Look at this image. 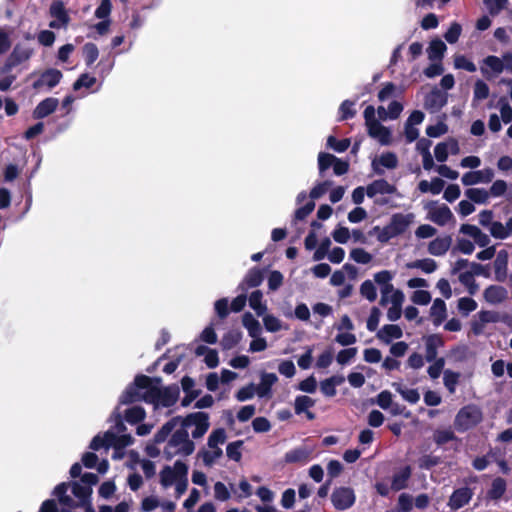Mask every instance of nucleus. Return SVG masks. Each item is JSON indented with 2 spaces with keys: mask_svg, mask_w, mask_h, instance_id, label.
Segmentation results:
<instances>
[{
  "mask_svg": "<svg viewBox=\"0 0 512 512\" xmlns=\"http://www.w3.org/2000/svg\"><path fill=\"white\" fill-rule=\"evenodd\" d=\"M177 387H161L159 379H152L148 376H137L134 384L130 385L122 394L120 402L129 404L137 401H144L153 404L155 409L159 407H170L178 398Z\"/></svg>",
  "mask_w": 512,
  "mask_h": 512,
  "instance_id": "1",
  "label": "nucleus"
},
{
  "mask_svg": "<svg viewBox=\"0 0 512 512\" xmlns=\"http://www.w3.org/2000/svg\"><path fill=\"white\" fill-rule=\"evenodd\" d=\"M126 430L125 425L117 416L114 430H108L103 435H97L93 438L90 448L99 450L101 448H114L113 458L121 459L123 457V449L133 443V438L129 434L123 433Z\"/></svg>",
  "mask_w": 512,
  "mask_h": 512,
  "instance_id": "2",
  "label": "nucleus"
},
{
  "mask_svg": "<svg viewBox=\"0 0 512 512\" xmlns=\"http://www.w3.org/2000/svg\"><path fill=\"white\" fill-rule=\"evenodd\" d=\"M91 493L92 488L81 482H74L71 485L61 483L54 489V494L58 498L59 503L64 509L68 510L85 505Z\"/></svg>",
  "mask_w": 512,
  "mask_h": 512,
  "instance_id": "3",
  "label": "nucleus"
},
{
  "mask_svg": "<svg viewBox=\"0 0 512 512\" xmlns=\"http://www.w3.org/2000/svg\"><path fill=\"white\" fill-rule=\"evenodd\" d=\"M227 440V433L224 428L214 429L208 436L207 444L203 447L198 457L202 459L206 467H212L223 455L221 446Z\"/></svg>",
  "mask_w": 512,
  "mask_h": 512,
  "instance_id": "4",
  "label": "nucleus"
},
{
  "mask_svg": "<svg viewBox=\"0 0 512 512\" xmlns=\"http://www.w3.org/2000/svg\"><path fill=\"white\" fill-rule=\"evenodd\" d=\"M194 450L195 444L189 438L188 431L180 428L172 434L164 448L163 453L167 459H172L176 456L191 455Z\"/></svg>",
  "mask_w": 512,
  "mask_h": 512,
  "instance_id": "5",
  "label": "nucleus"
},
{
  "mask_svg": "<svg viewBox=\"0 0 512 512\" xmlns=\"http://www.w3.org/2000/svg\"><path fill=\"white\" fill-rule=\"evenodd\" d=\"M375 113L376 110L373 106H367L363 113L368 135L377 140L381 145H390L392 142V133L389 128L382 125L376 119Z\"/></svg>",
  "mask_w": 512,
  "mask_h": 512,
  "instance_id": "6",
  "label": "nucleus"
},
{
  "mask_svg": "<svg viewBox=\"0 0 512 512\" xmlns=\"http://www.w3.org/2000/svg\"><path fill=\"white\" fill-rule=\"evenodd\" d=\"M181 428L191 431L193 439L202 438L210 427L209 415L205 412L190 413L185 417H181Z\"/></svg>",
  "mask_w": 512,
  "mask_h": 512,
  "instance_id": "7",
  "label": "nucleus"
},
{
  "mask_svg": "<svg viewBox=\"0 0 512 512\" xmlns=\"http://www.w3.org/2000/svg\"><path fill=\"white\" fill-rule=\"evenodd\" d=\"M483 420V413L476 405H466L462 407L455 416L454 426L457 431L465 432Z\"/></svg>",
  "mask_w": 512,
  "mask_h": 512,
  "instance_id": "8",
  "label": "nucleus"
},
{
  "mask_svg": "<svg viewBox=\"0 0 512 512\" xmlns=\"http://www.w3.org/2000/svg\"><path fill=\"white\" fill-rule=\"evenodd\" d=\"M185 475H188V466L182 461H176L173 466H165L161 470L160 483L164 488H168Z\"/></svg>",
  "mask_w": 512,
  "mask_h": 512,
  "instance_id": "9",
  "label": "nucleus"
},
{
  "mask_svg": "<svg viewBox=\"0 0 512 512\" xmlns=\"http://www.w3.org/2000/svg\"><path fill=\"white\" fill-rule=\"evenodd\" d=\"M33 55V49L27 45L17 44L2 66V73L11 72L16 66L27 62Z\"/></svg>",
  "mask_w": 512,
  "mask_h": 512,
  "instance_id": "10",
  "label": "nucleus"
},
{
  "mask_svg": "<svg viewBox=\"0 0 512 512\" xmlns=\"http://www.w3.org/2000/svg\"><path fill=\"white\" fill-rule=\"evenodd\" d=\"M426 209L427 219L439 226H445L454 220L452 211L445 204L438 205L435 202H431L426 206Z\"/></svg>",
  "mask_w": 512,
  "mask_h": 512,
  "instance_id": "11",
  "label": "nucleus"
},
{
  "mask_svg": "<svg viewBox=\"0 0 512 512\" xmlns=\"http://www.w3.org/2000/svg\"><path fill=\"white\" fill-rule=\"evenodd\" d=\"M356 495L350 487H337L331 494V502L338 510H346L355 503Z\"/></svg>",
  "mask_w": 512,
  "mask_h": 512,
  "instance_id": "12",
  "label": "nucleus"
},
{
  "mask_svg": "<svg viewBox=\"0 0 512 512\" xmlns=\"http://www.w3.org/2000/svg\"><path fill=\"white\" fill-rule=\"evenodd\" d=\"M505 70L508 71V66L504 64L503 59L495 55H489L480 62V71L487 79L496 77Z\"/></svg>",
  "mask_w": 512,
  "mask_h": 512,
  "instance_id": "13",
  "label": "nucleus"
},
{
  "mask_svg": "<svg viewBox=\"0 0 512 512\" xmlns=\"http://www.w3.org/2000/svg\"><path fill=\"white\" fill-rule=\"evenodd\" d=\"M396 193H397L396 186L393 184H390L385 179L375 180L366 187V195L369 198H374L375 203H377V204H385L386 203V201L378 199L377 198L378 196L393 195Z\"/></svg>",
  "mask_w": 512,
  "mask_h": 512,
  "instance_id": "14",
  "label": "nucleus"
},
{
  "mask_svg": "<svg viewBox=\"0 0 512 512\" xmlns=\"http://www.w3.org/2000/svg\"><path fill=\"white\" fill-rule=\"evenodd\" d=\"M398 166V158L393 152H385L373 158L372 170L377 175H383L386 170H393Z\"/></svg>",
  "mask_w": 512,
  "mask_h": 512,
  "instance_id": "15",
  "label": "nucleus"
},
{
  "mask_svg": "<svg viewBox=\"0 0 512 512\" xmlns=\"http://www.w3.org/2000/svg\"><path fill=\"white\" fill-rule=\"evenodd\" d=\"M483 273V266L478 263H473L471 269L465 270L458 275V279L462 285L467 288L469 294L474 295L479 286L475 282V276Z\"/></svg>",
  "mask_w": 512,
  "mask_h": 512,
  "instance_id": "16",
  "label": "nucleus"
},
{
  "mask_svg": "<svg viewBox=\"0 0 512 512\" xmlns=\"http://www.w3.org/2000/svg\"><path fill=\"white\" fill-rule=\"evenodd\" d=\"M50 15L53 20L49 23V27L53 29L66 28L70 17L60 1H54L50 6Z\"/></svg>",
  "mask_w": 512,
  "mask_h": 512,
  "instance_id": "17",
  "label": "nucleus"
},
{
  "mask_svg": "<svg viewBox=\"0 0 512 512\" xmlns=\"http://www.w3.org/2000/svg\"><path fill=\"white\" fill-rule=\"evenodd\" d=\"M494 171L491 168L482 170L470 171L463 174L461 182L465 186H472L476 184H486L493 180Z\"/></svg>",
  "mask_w": 512,
  "mask_h": 512,
  "instance_id": "18",
  "label": "nucleus"
},
{
  "mask_svg": "<svg viewBox=\"0 0 512 512\" xmlns=\"http://www.w3.org/2000/svg\"><path fill=\"white\" fill-rule=\"evenodd\" d=\"M415 215L413 213H396L390 218L389 225L396 236L403 234L409 226L414 222Z\"/></svg>",
  "mask_w": 512,
  "mask_h": 512,
  "instance_id": "19",
  "label": "nucleus"
},
{
  "mask_svg": "<svg viewBox=\"0 0 512 512\" xmlns=\"http://www.w3.org/2000/svg\"><path fill=\"white\" fill-rule=\"evenodd\" d=\"M473 496V491L468 487H461L456 489L449 498L447 503L452 511H456L470 502Z\"/></svg>",
  "mask_w": 512,
  "mask_h": 512,
  "instance_id": "20",
  "label": "nucleus"
},
{
  "mask_svg": "<svg viewBox=\"0 0 512 512\" xmlns=\"http://www.w3.org/2000/svg\"><path fill=\"white\" fill-rule=\"evenodd\" d=\"M62 79L61 71L57 69H48L43 72L40 77L33 83L35 89L47 88L52 89Z\"/></svg>",
  "mask_w": 512,
  "mask_h": 512,
  "instance_id": "21",
  "label": "nucleus"
},
{
  "mask_svg": "<svg viewBox=\"0 0 512 512\" xmlns=\"http://www.w3.org/2000/svg\"><path fill=\"white\" fill-rule=\"evenodd\" d=\"M278 381L275 373L263 372L260 375V382L256 386L257 396L260 398L271 397V388Z\"/></svg>",
  "mask_w": 512,
  "mask_h": 512,
  "instance_id": "22",
  "label": "nucleus"
},
{
  "mask_svg": "<svg viewBox=\"0 0 512 512\" xmlns=\"http://www.w3.org/2000/svg\"><path fill=\"white\" fill-rule=\"evenodd\" d=\"M59 105L57 98L49 97L41 101L33 111V117L35 119L44 118L52 114Z\"/></svg>",
  "mask_w": 512,
  "mask_h": 512,
  "instance_id": "23",
  "label": "nucleus"
},
{
  "mask_svg": "<svg viewBox=\"0 0 512 512\" xmlns=\"http://www.w3.org/2000/svg\"><path fill=\"white\" fill-rule=\"evenodd\" d=\"M508 297L507 290L498 285H491L484 291V298L490 304H498L505 301Z\"/></svg>",
  "mask_w": 512,
  "mask_h": 512,
  "instance_id": "24",
  "label": "nucleus"
},
{
  "mask_svg": "<svg viewBox=\"0 0 512 512\" xmlns=\"http://www.w3.org/2000/svg\"><path fill=\"white\" fill-rule=\"evenodd\" d=\"M403 335L402 329L395 324L384 325L378 332L377 337L386 344L394 339H399Z\"/></svg>",
  "mask_w": 512,
  "mask_h": 512,
  "instance_id": "25",
  "label": "nucleus"
},
{
  "mask_svg": "<svg viewBox=\"0 0 512 512\" xmlns=\"http://www.w3.org/2000/svg\"><path fill=\"white\" fill-rule=\"evenodd\" d=\"M452 239L449 236L438 237L428 245V252L433 256L444 255L451 246Z\"/></svg>",
  "mask_w": 512,
  "mask_h": 512,
  "instance_id": "26",
  "label": "nucleus"
},
{
  "mask_svg": "<svg viewBox=\"0 0 512 512\" xmlns=\"http://www.w3.org/2000/svg\"><path fill=\"white\" fill-rule=\"evenodd\" d=\"M380 298V305L387 306L391 304H403L405 301L404 293L394 286L389 291H383Z\"/></svg>",
  "mask_w": 512,
  "mask_h": 512,
  "instance_id": "27",
  "label": "nucleus"
},
{
  "mask_svg": "<svg viewBox=\"0 0 512 512\" xmlns=\"http://www.w3.org/2000/svg\"><path fill=\"white\" fill-rule=\"evenodd\" d=\"M242 324L250 337L260 336L262 334L260 322L250 312L243 314Z\"/></svg>",
  "mask_w": 512,
  "mask_h": 512,
  "instance_id": "28",
  "label": "nucleus"
},
{
  "mask_svg": "<svg viewBox=\"0 0 512 512\" xmlns=\"http://www.w3.org/2000/svg\"><path fill=\"white\" fill-rule=\"evenodd\" d=\"M430 315L433 319V323L439 326L447 316L446 304L442 299H435L431 308Z\"/></svg>",
  "mask_w": 512,
  "mask_h": 512,
  "instance_id": "29",
  "label": "nucleus"
},
{
  "mask_svg": "<svg viewBox=\"0 0 512 512\" xmlns=\"http://www.w3.org/2000/svg\"><path fill=\"white\" fill-rule=\"evenodd\" d=\"M447 50L446 44L440 39H434L430 42L427 49L428 58L431 61H441Z\"/></svg>",
  "mask_w": 512,
  "mask_h": 512,
  "instance_id": "30",
  "label": "nucleus"
},
{
  "mask_svg": "<svg viewBox=\"0 0 512 512\" xmlns=\"http://www.w3.org/2000/svg\"><path fill=\"white\" fill-rule=\"evenodd\" d=\"M447 102V97L442 92L432 91L425 100V106L432 111L440 110Z\"/></svg>",
  "mask_w": 512,
  "mask_h": 512,
  "instance_id": "31",
  "label": "nucleus"
},
{
  "mask_svg": "<svg viewBox=\"0 0 512 512\" xmlns=\"http://www.w3.org/2000/svg\"><path fill=\"white\" fill-rule=\"evenodd\" d=\"M512 235V217H510L506 224L495 222L491 228V236L496 239H506Z\"/></svg>",
  "mask_w": 512,
  "mask_h": 512,
  "instance_id": "32",
  "label": "nucleus"
},
{
  "mask_svg": "<svg viewBox=\"0 0 512 512\" xmlns=\"http://www.w3.org/2000/svg\"><path fill=\"white\" fill-rule=\"evenodd\" d=\"M262 280V272L258 269H252L247 273L243 281L240 283L239 289L245 291L248 288L257 287L262 283Z\"/></svg>",
  "mask_w": 512,
  "mask_h": 512,
  "instance_id": "33",
  "label": "nucleus"
},
{
  "mask_svg": "<svg viewBox=\"0 0 512 512\" xmlns=\"http://www.w3.org/2000/svg\"><path fill=\"white\" fill-rule=\"evenodd\" d=\"M395 273L389 270H382L374 274V281L380 286V293L383 291H389L393 287L391 281L393 280Z\"/></svg>",
  "mask_w": 512,
  "mask_h": 512,
  "instance_id": "34",
  "label": "nucleus"
},
{
  "mask_svg": "<svg viewBox=\"0 0 512 512\" xmlns=\"http://www.w3.org/2000/svg\"><path fill=\"white\" fill-rule=\"evenodd\" d=\"M507 264H508V255L505 251H500L494 261V269H495V277L498 281H503L506 272H507Z\"/></svg>",
  "mask_w": 512,
  "mask_h": 512,
  "instance_id": "35",
  "label": "nucleus"
},
{
  "mask_svg": "<svg viewBox=\"0 0 512 512\" xmlns=\"http://www.w3.org/2000/svg\"><path fill=\"white\" fill-rule=\"evenodd\" d=\"M489 93V86L481 79L476 80L473 86L472 105L476 106L480 101L488 98Z\"/></svg>",
  "mask_w": 512,
  "mask_h": 512,
  "instance_id": "36",
  "label": "nucleus"
},
{
  "mask_svg": "<svg viewBox=\"0 0 512 512\" xmlns=\"http://www.w3.org/2000/svg\"><path fill=\"white\" fill-rule=\"evenodd\" d=\"M263 294L260 290L253 291L249 297V306L258 316H263L267 312V305L262 302Z\"/></svg>",
  "mask_w": 512,
  "mask_h": 512,
  "instance_id": "37",
  "label": "nucleus"
},
{
  "mask_svg": "<svg viewBox=\"0 0 512 512\" xmlns=\"http://www.w3.org/2000/svg\"><path fill=\"white\" fill-rule=\"evenodd\" d=\"M181 417H174L166 422L161 429L155 434L154 440L156 443H161L166 440L168 435L172 432V430L178 425H181L180 421Z\"/></svg>",
  "mask_w": 512,
  "mask_h": 512,
  "instance_id": "38",
  "label": "nucleus"
},
{
  "mask_svg": "<svg viewBox=\"0 0 512 512\" xmlns=\"http://www.w3.org/2000/svg\"><path fill=\"white\" fill-rule=\"evenodd\" d=\"M411 470L409 467L403 468L401 471L393 476L391 489L394 491H400L407 486V481L410 478Z\"/></svg>",
  "mask_w": 512,
  "mask_h": 512,
  "instance_id": "39",
  "label": "nucleus"
},
{
  "mask_svg": "<svg viewBox=\"0 0 512 512\" xmlns=\"http://www.w3.org/2000/svg\"><path fill=\"white\" fill-rule=\"evenodd\" d=\"M406 266L409 269H420L424 273L428 274L434 272L437 268L436 262L430 258L416 260L408 263Z\"/></svg>",
  "mask_w": 512,
  "mask_h": 512,
  "instance_id": "40",
  "label": "nucleus"
},
{
  "mask_svg": "<svg viewBox=\"0 0 512 512\" xmlns=\"http://www.w3.org/2000/svg\"><path fill=\"white\" fill-rule=\"evenodd\" d=\"M402 93L401 89L395 84L388 82L385 83L382 89L378 93V99L381 102H385L391 98L397 97Z\"/></svg>",
  "mask_w": 512,
  "mask_h": 512,
  "instance_id": "41",
  "label": "nucleus"
},
{
  "mask_svg": "<svg viewBox=\"0 0 512 512\" xmlns=\"http://www.w3.org/2000/svg\"><path fill=\"white\" fill-rule=\"evenodd\" d=\"M460 376V373L451 370H445L443 372V383L449 393H455Z\"/></svg>",
  "mask_w": 512,
  "mask_h": 512,
  "instance_id": "42",
  "label": "nucleus"
},
{
  "mask_svg": "<svg viewBox=\"0 0 512 512\" xmlns=\"http://www.w3.org/2000/svg\"><path fill=\"white\" fill-rule=\"evenodd\" d=\"M315 405V401L306 395H300L295 398L294 410L297 415H300Z\"/></svg>",
  "mask_w": 512,
  "mask_h": 512,
  "instance_id": "43",
  "label": "nucleus"
},
{
  "mask_svg": "<svg viewBox=\"0 0 512 512\" xmlns=\"http://www.w3.org/2000/svg\"><path fill=\"white\" fill-rule=\"evenodd\" d=\"M465 195L475 203L484 204L489 199V192L482 188H469L465 191Z\"/></svg>",
  "mask_w": 512,
  "mask_h": 512,
  "instance_id": "44",
  "label": "nucleus"
},
{
  "mask_svg": "<svg viewBox=\"0 0 512 512\" xmlns=\"http://www.w3.org/2000/svg\"><path fill=\"white\" fill-rule=\"evenodd\" d=\"M263 324L268 332L275 333L284 328L282 321L272 314H264L262 316Z\"/></svg>",
  "mask_w": 512,
  "mask_h": 512,
  "instance_id": "45",
  "label": "nucleus"
},
{
  "mask_svg": "<svg viewBox=\"0 0 512 512\" xmlns=\"http://www.w3.org/2000/svg\"><path fill=\"white\" fill-rule=\"evenodd\" d=\"M506 481L503 478H495L492 482L488 495L491 499H500L506 491Z\"/></svg>",
  "mask_w": 512,
  "mask_h": 512,
  "instance_id": "46",
  "label": "nucleus"
},
{
  "mask_svg": "<svg viewBox=\"0 0 512 512\" xmlns=\"http://www.w3.org/2000/svg\"><path fill=\"white\" fill-rule=\"evenodd\" d=\"M453 62L455 69H462L471 73L477 70L475 63L468 59L465 55L456 54L454 56Z\"/></svg>",
  "mask_w": 512,
  "mask_h": 512,
  "instance_id": "47",
  "label": "nucleus"
},
{
  "mask_svg": "<svg viewBox=\"0 0 512 512\" xmlns=\"http://www.w3.org/2000/svg\"><path fill=\"white\" fill-rule=\"evenodd\" d=\"M146 416L144 408L140 406H133L126 410L125 419L130 424H135L142 421Z\"/></svg>",
  "mask_w": 512,
  "mask_h": 512,
  "instance_id": "48",
  "label": "nucleus"
},
{
  "mask_svg": "<svg viewBox=\"0 0 512 512\" xmlns=\"http://www.w3.org/2000/svg\"><path fill=\"white\" fill-rule=\"evenodd\" d=\"M396 391L409 403L415 404L420 399V394L416 389L405 388L400 384L393 385Z\"/></svg>",
  "mask_w": 512,
  "mask_h": 512,
  "instance_id": "49",
  "label": "nucleus"
},
{
  "mask_svg": "<svg viewBox=\"0 0 512 512\" xmlns=\"http://www.w3.org/2000/svg\"><path fill=\"white\" fill-rule=\"evenodd\" d=\"M360 294L370 302L375 301L377 298V290L374 282L371 280H365L360 286Z\"/></svg>",
  "mask_w": 512,
  "mask_h": 512,
  "instance_id": "50",
  "label": "nucleus"
},
{
  "mask_svg": "<svg viewBox=\"0 0 512 512\" xmlns=\"http://www.w3.org/2000/svg\"><path fill=\"white\" fill-rule=\"evenodd\" d=\"M353 330H341L337 331V335L335 337V341L340 344L341 346H350L357 342V337L354 333H352Z\"/></svg>",
  "mask_w": 512,
  "mask_h": 512,
  "instance_id": "51",
  "label": "nucleus"
},
{
  "mask_svg": "<svg viewBox=\"0 0 512 512\" xmlns=\"http://www.w3.org/2000/svg\"><path fill=\"white\" fill-rule=\"evenodd\" d=\"M350 258L358 264H368L373 256L363 248H354L350 252Z\"/></svg>",
  "mask_w": 512,
  "mask_h": 512,
  "instance_id": "52",
  "label": "nucleus"
},
{
  "mask_svg": "<svg viewBox=\"0 0 512 512\" xmlns=\"http://www.w3.org/2000/svg\"><path fill=\"white\" fill-rule=\"evenodd\" d=\"M83 55L88 66L92 65L99 56L98 48L93 43H86L83 46Z\"/></svg>",
  "mask_w": 512,
  "mask_h": 512,
  "instance_id": "53",
  "label": "nucleus"
},
{
  "mask_svg": "<svg viewBox=\"0 0 512 512\" xmlns=\"http://www.w3.org/2000/svg\"><path fill=\"white\" fill-rule=\"evenodd\" d=\"M461 33H462V26L457 22H453L450 25L449 29L444 34V38L448 43L454 44L458 41Z\"/></svg>",
  "mask_w": 512,
  "mask_h": 512,
  "instance_id": "54",
  "label": "nucleus"
},
{
  "mask_svg": "<svg viewBox=\"0 0 512 512\" xmlns=\"http://www.w3.org/2000/svg\"><path fill=\"white\" fill-rule=\"evenodd\" d=\"M243 445V441L238 440L231 442L226 447V454L229 459L234 461H239L241 459V447Z\"/></svg>",
  "mask_w": 512,
  "mask_h": 512,
  "instance_id": "55",
  "label": "nucleus"
},
{
  "mask_svg": "<svg viewBox=\"0 0 512 512\" xmlns=\"http://www.w3.org/2000/svg\"><path fill=\"white\" fill-rule=\"evenodd\" d=\"M373 231L376 234L378 241L382 243L388 242L390 239L396 237L389 224L383 228L376 226L373 228Z\"/></svg>",
  "mask_w": 512,
  "mask_h": 512,
  "instance_id": "56",
  "label": "nucleus"
},
{
  "mask_svg": "<svg viewBox=\"0 0 512 512\" xmlns=\"http://www.w3.org/2000/svg\"><path fill=\"white\" fill-rule=\"evenodd\" d=\"M476 308L477 303L472 298L462 297L458 300V309L465 316H467L470 312L474 311Z\"/></svg>",
  "mask_w": 512,
  "mask_h": 512,
  "instance_id": "57",
  "label": "nucleus"
},
{
  "mask_svg": "<svg viewBox=\"0 0 512 512\" xmlns=\"http://www.w3.org/2000/svg\"><path fill=\"white\" fill-rule=\"evenodd\" d=\"M357 348L351 347L338 352L336 360L340 365L348 364L357 355Z\"/></svg>",
  "mask_w": 512,
  "mask_h": 512,
  "instance_id": "58",
  "label": "nucleus"
},
{
  "mask_svg": "<svg viewBox=\"0 0 512 512\" xmlns=\"http://www.w3.org/2000/svg\"><path fill=\"white\" fill-rule=\"evenodd\" d=\"M327 145L331 149L335 150L336 152H344L346 151L350 146V140L349 139H342L337 140L334 136H329L327 139Z\"/></svg>",
  "mask_w": 512,
  "mask_h": 512,
  "instance_id": "59",
  "label": "nucleus"
},
{
  "mask_svg": "<svg viewBox=\"0 0 512 512\" xmlns=\"http://www.w3.org/2000/svg\"><path fill=\"white\" fill-rule=\"evenodd\" d=\"M285 459L287 462L295 463V462H306L308 459V452L305 449H295L292 450L285 455Z\"/></svg>",
  "mask_w": 512,
  "mask_h": 512,
  "instance_id": "60",
  "label": "nucleus"
},
{
  "mask_svg": "<svg viewBox=\"0 0 512 512\" xmlns=\"http://www.w3.org/2000/svg\"><path fill=\"white\" fill-rule=\"evenodd\" d=\"M483 2L491 15H497L508 4V0H483Z\"/></svg>",
  "mask_w": 512,
  "mask_h": 512,
  "instance_id": "61",
  "label": "nucleus"
},
{
  "mask_svg": "<svg viewBox=\"0 0 512 512\" xmlns=\"http://www.w3.org/2000/svg\"><path fill=\"white\" fill-rule=\"evenodd\" d=\"M254 395H257V389L256 386L253 383H251L239 389L238 392L236 393V398L238 401L243 402L253 398Z\"/></svg>",
  "mask_w": 512,
  "mask_h": 512,
  "instance_id": "62",
  "label": "nucleus"
},
{
  "mask_svg": "<svg viewBox=\"0 0 512 512\" xmlns=\"http://www.w3.org/2000/svg\"><path fill=\"white\" fill-rule=\"evenodd\" d=\"M498 105L500 108L501 119L504 123H510L512 121V107L506 100V98L502 97L498 101Z\"/></svg>",
  "mask_w": 512,
  "mask_h": 512,
  "instance_id": "63",
  "label": "nucleus"
},
{
  "mask_svg": "<svg viewBox=\"0 0 512 512\" xmlns=\"http://www.w3.org/2000/svg\"><path fill=\"white\" fill-rule=\"evenodd\" d=\"M413 508V498L407 493H402L398 498V510L400 512H410Z\"/></svg>",
  "mask_w": 512,
  "mask_h": 512,
  "instance_id": "64",
  "label": "nucleus"
}]
</instances>
